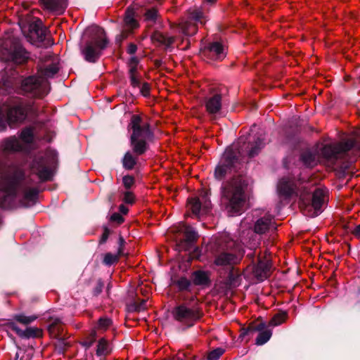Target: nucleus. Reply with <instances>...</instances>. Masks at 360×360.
<instances>
[{
  "mask_svg": "<svg viewBox=\"0 0 360 360\" xmlns=\"http://www.w3.org/2000/svg\"><path fill=\"white\" fill-rule=\"evenodd\" d=\"M147 309L146 300H142L141 301L135 303L134 309L137 311H144Z\"/></svg>",
  "mask_w": 360,
  "mask_h": 360,
  "instance_id": "obj_43",
  "label": "nucleus"
},
{
  "mask_svg": "<svg viewBox=\"0 0 360 360\" xmlns=\"http://www.w3.org/2000/svg\"><path fill=\"white\" fill-rule=\"evenodd\" d=\"M308 182H295L290 177H283L278 183L277 191L280 198H288L293 195L300 197L299 206L304 215L314 217L322 212L327 201L328 191L323 188L309 189Z\"/></svg>",
  "mask_w": 360,
  "mask_h": 360,
  "instance_id": "obj_1",
  "label": "nucleus"
},
{
  "mask_svg": "<svg viewBox=\"0 0 360 360\" xmlns=\"http://www.w3.org/2000/svg\"><path fill=\"white\" fill-rule=\"evenodd\" d=\"M206 18L207 17L200 9H190L188 19L178 25L177 30L186 36L193 35L197 32V24H205L207 20Z\"/></svg>",
  "mask_w": 360,
  "mask_h": 360,
  "instance_id": "obj_13",
  "label": "nucleus"
},
{
  "mask_svg": "<svg viewBox=\"0 0 360 360\" xmlns=\"http://www.w3.org/2000/svg\"><path fill=\"white\" fill-rule=\"evenodd\" d=\"M58 71L57 65L53 63L44 68H40L37 76H31L22 81V91L35 97H43L49 91L47 79L54 76Z\"/></svg>",
  "mask_w": 360,
  "mask_h": 360,
  "instance_id": "obj_6",
  "label": "nucleus"
},
{
  "mask_svg": "<svg viewBox=\"0 0 360 360\" xmlns=\"http://www.w3.org/2000/svg\"><path fill=\"white\" fill-rule=\"evenodd\" d=\"M188 208L197 217L207 214L211 208V201L208 192L203 190L198 197L188 199Z\"/></svg>",
  "mask_w": 360,
  "mask_h": 360,
  "instance_id": "obj_16",
  "label": "nucleus"
},
{
  "mask_svg": "<svg viewBox=\"0 0 360 360\" xmlns=\"http://www.w3.org/2000/svg\"><path fill=\"white\" fill-rule=\"evenodd\" d=\"M137 50L136 45L134 44H130L127 47V52L129 54H134Z\"/></svg>",
  "mask_w": 360,
  "mask_h": 360,
  "instance_id": "obj_46",
  "label": "nucleus"
},
{
  "mask_svg": "<svg viewBox=\"0 0 360 360\" xmlns=\"http://www.w3.org/2000/svg\"><path fill=\"white\" fill-rule=\"evenodd\" d=\"M224 350L221 348H217L210 352L207 356L209 360H217L224 354Z\"/></svg>",
  "mask_w": 360,
  "mask_h": 360,
  "instance_id": "obj_38",
  "label": "nucleus"
},
{
  "mask_svg": "<svg viewBox=\"0 0 360 360\" xmlns=\"http://www.w3.org/2000/svg\"><path fill=\"white\" fill-rule=\"evenodd\" d=\"M120 248L117 254H112L108 252L105 255L103 258V263L107 266H110L118 262L120 257L122 254V245L124 244L123 238H120Z\"/></svg>",
  "mask_w": 360,
  "mask_h": 360,
  "instance_id": "obj_29",
  "label": "nucleus"
},
{
  "mask_svg": "<svg viewBox=\"0 0 360 360\" xmlns=\"http://www.w3.org/2000/svg\"><path fill=\"white\" fill-rule=\"evenodd\" d=\"M20 141L24 144V150H25L27 146L33 142L34 130L32 127H26L23 129L20 134Z\"/></svg>",
  "mask_w": 360,
  "mask_h": 360,
  "instance_id": "obj_31",
  "label": "nucleus"
},
{
  "mask_svg": "<svg viewBox=\"0 0 360 360\" xmlns=\"http://www.w3.org/2000/svg\"><path fill=\"white\" fill-rule=\"evenodd\" d=\"M111 324V320L108 318H101L98 322L97 328L101 330H106Z\"/></svg>",
  "mask_w": 360,
  "mask_h": 360,
  "instance_id": "obj_39",
  "label": "nucleus"
},
{
  "mask_svg": "<svg viewBox=\"0 0 360 360\" xmlns=\"http://www.w3.org/2000/svg\"><path fill=\"white\" fill-rule=\"evenodd\" d=\"M192 278L194 284L197 285H207L210 283L208 271L201 270L194 271Z\"/></svg>",
  "mask_w": 360,
  "mask_h": 360,
  "instance_id": "obj_26",
  "label": "nucleus"
},
{
  "mask_svg": "<svg viewBox=\"0 0 360 360\" xmlns=\"http://www.w3.org/2000/svg\"><path fill=\"white\" fill-rule=\"evenodd\" d=\"M14 319L20 323L27 325L35 321L37 319V316L34 315L25 316L22 314H16L14 316Z\"/></svg>",
  "mask_w": 360,
  "mask_h": 360,
  "instance_id": "obj_35",
  "label": "nucleus"
},
{
  "mask_svg": "<svg viewBox=\"0 0 360 360\" xmlns=\"http://www.w3.org/2000/svg\"><path fill=\"white\" fill-rule=\"evenodd\" d=\"M276 229L273 218L269 214H266L256 220L254 225V231L257 234H264Z\"/></svg>",
  "mask_w": 360,
  "mask_h": 360,
  "instance_id": "obj_20",
  "label": "nucleus"
},
{
  "mask_svg": "<svg viewBox=\"0 0 360 360\" xmlns=\"http://www.w3.org/2000/svg\"><path fill=\"white\" fill-rule=\"evenodd\" d=\"M221 105V96L219 94L210 96L205 101L206 111L212 117H216L220 114Z\"/></svg>",
  "mask_w": 360,
  "mask_h": 360,
  "instance_id": "obj_22",
  "label": "nucleus"
},
{
  "mask_svg": "<svg viewBox=\"0 0 360 360\" xmlns=\"http://www.w3.org/2000/svg\"><path fill=\"white\" fill-rule=\"evenodd\" d=\"M129 127L133 132L131 135V143L134 152L141 155L147 150V141L150 140L153 134L148 123L143 122L140 116L134 115L131 117Z\"/></svg>",
  "mask_w": 360,
  "mask_h": 360,
  "instance_id": "obj_8",
  "label": "nucleus"
},
{
  "mask_svg": "<svg viewBox=\"0 0 360 360\" xmlns=\"http://www.w3.org/2000/svg\"><path fill=\"white\" fill-rule=\"evenodd\" d=\"M30 32L39 41H43L46 38V29L43 26L41 20H37L30 25Z\"/></svg>",
  "mask_w": 360,
  "mask_h": 360,
  "instance_id": "obj_24",
  "label": "nucleus"
},
{
  "mask_svg": "<svg viewBox=\"0 0 360 360\" xmlns=\"http://www.w3.org/2000/svg\"><path fill=\"white\" fill-rule=\"evenodd\" d=\"M206 2L209 3V4H213L217 0H205Z\"/></svg>",
  "mask_w": 360,
  "mask_h": 360,
  "instance_id": "obj_50",
  "label": "nucleus"
},
{
  "mask_svg": "<svg viewBox=\"0 0 360 360\" xmlns=\"http://www.w3.org/2000/svg\"><path fill=\"white\" fill-rule=\"evenodd\" d=\"M157 16L158 12L155 8L148 10L145 14L146 20L153 22L155 21Z\"/></svg>",
  "mask_w": 360,
  "mask_h": 360,
  "instance_id": "obj_40",
  "label": "nucleus"
},
{
  "mask_svg": "<svg viewBox=\"0 0 360 360\" xmlns=\"http://www.w3.org/2000/svg\"><path fill=\"white\" fill-rule=\"evenodd\" d=\"M151 40L153 43L158 46H163L165 49H168L171 46L174 41L173 37L163 34L160 32H155L151 36Z\"/></svg>",
  "mask_w": 360,
  "mask_h": 360,
  "instance_id": "obj_23",
  "label": "nucleus"
},
{
  "mask_svg": "<svg viewBox=\"0 0 360 360\" xmlns=\"http://www.w3.org/2000/svg\"><path fill=\"white\" fill-rule=\"evenodd\" d=\"M18 358H19V354L17 352L15 355V357H14V360H18Z\"/></svg>",
  "mask_w": 360,
  "mask_h": 360,
  "instance_id": "obj_51",
  "label": "nucleus"
},
{
  "mask_svg": "<svg viewBox=\"0 0 360 360\" xmlns=\"http://www.w3.org/2000/svg\"><path fill=\"white\" fill-rule=\"evenodd\" d=\"M255 244H254L253 245H250V249H252L253 247H255Z\"/></svg>",
  "mask_w": 360,
  "mask_h": 360,
  "instance_id": "obj_55",
  "label": "nucleus"
},
{
  "mask_svg": "<svg viewBox=\"0 0 360 360\" xmlns=\"http://www.w3.org/2000/svg\"><path fill=\"white\" fill-rule=\"evenodd\" d=\"M18 192L22 193V203L25 207L32 205L37 199L38 190L30 186L20 168H13L0 175V207L11 208Z\"/></svg>",
  "mask_w": 360,
  "mask_h": 360,
  "instance_id": "obj_2",
  "label": "nucleus"
},
{
  "mask_svg": "<svg viewBox=\"0 0 360 360\" xmlns=\"http://www.w3.org/2000/svg\"><path fill=\"white\" fill-rule=\"evenodd\" d=\"M247 185L245 179L242 176H235L223 184L222 201L229 215H240L244 212L248 200L245 193Z\"/></svg>",
  "mask_w": 360,
  "mask_h": 360,
  "instance_id": "obj_5",
  "label": "nucleus"
},
{
  "mask_svg": "<svg viewBox=\"0 0 360 360\" xmlns=\"http://www.w3.org/2000/svg\"><path fill=\"white\" fill-rule=\"evenodd\" d=\"M177 285L180 290H187L191 285V282L186 278H181L177 281Z\"/></svg>",
  "mask_w": 360,
  "mask_h": 360,
  "instance_id": "obj_41",
  "label": "nucleus"
},
{
  "mask_svg": "<svg viewBox=\"0 0 360 360\" xmlns=\"http://www.w3.org/2000/svg\"><path fill=\"white\" fill-rule=\"evenodd\" d=\"M265 328L264 323H259L256 327L249 326L248 328H243L240 334L239 338L243 340L245 336L249 335L255 331H259L257 338H256V345H262L267 342L272 335V332L270 330H264Z\"/></svg>",
  "mask_w": 360,
  "mask_h": 360,
  "instance_id": "obj_17",
  "label": "nucleus"
},
{
  "mask_svg": "<svg viewBox=\"0 0 360 360\" xmlns=\"http://www.w3.org/2000/svg\"><path fill=\"white\" fill-rule=\"evenodd\" d=\"M57 153L54 150H47L44 155L34 160L32 170L41 181L51 179L53 169L57 162Z\"/></svg>",
  "mask_w": 360,
  "mask_h": 360,
  "instance_id": "obj_11",
  "label": "nucleus"
},
{
  "mask_svg": "<svg viewBox=\"0 0 360 360\" xmlns=\"http://www.w3.org/2000/svg\"><path fill=\"white\" fill-rule=\"evenodd\" d=\"M44 6L51 11L63 10L65 8V0H41Z\"/></svg>",
  "mask_w": 360,
  "mask_h": 360,
  "instance_id": "obj_32",
  "label": "nucleus"
},
{
  "mask_svg": "<svg viewBox=\"0 0 360 360\" xmlns=\"http://www.w3.org/2000/svg\"><path fill=\"white\" fill-rule=\"evenodd\" d=\"M322 158L329 164L347 168L360 155V128L354 129L339 143L327 144L320 150Z\"/></svg>",
  "mask_w": 360,
  "mask_h": 360,
  "instance_id": "obj_4",
  "label": "nucleus"
},
{
  "mask_svg": "<svg viewBox=\"0 0 360 360\" xmlns=\"http://www.w3.org/2000/svg\"><path fill=\"white\" fill-rule=\"evenodd\" d=\"M130 85L133 88H139V91L145 97L150 94V86L148 83L141 84V75L139 72V60L136 57H131L128 63Z\"/></svg>",
  "mask_w": 360,
  "mask_h": 360,
  "instance_id": "obj_14",
  "label": "nucleus"
},
{
  "mask_svg": "<svg viewBox=\"0 0 360 360\" xmlns=\"http://www.w3.org/2000/svg\"><path fill=\"white\" fill-rule=\"evenodd\" d=\"M107 237H108L107 235L103 234V240L105 241L106 240Z\"/></svg>",
  "mask_w": 360,
  "mask_h": 360,
  "instance_id": "obj_52",
  "label": "nucleus"
},
{
  "mask_svg": "<svg viewBox=\"0 0 360 360\" xmlns=\"http://www.w3.org/2000/svg\"><path fill=\"white\" fill-rule=\"evenodd\" d=\"M136 165V160L132 155L127 152L123 158V166L127 169H131Z\"/></svg>",
  "mask_w": 360,
  "mask_h": 360,
  "instance_id": "obj_36",
  "label": "nucleus"
},
{
  "mask_svg": "<svg viewBox=\"0 0 360 360\" xmlns=\"http://www.w3.org/2000/svg\"><path fill=\"white\" fill-rule=\"evenodd\" d=\"M110 220L115 221L117 224H122L124 221V218L119 213H114L110 217Z\"/></svg>",
  "mask_w": 360,
  "mask_h": 360,
  "instance_id": "obj_45",
  "label": "nucleus"
},
{
  "mask_svg": "<svg viewBox=\"0 0 360 360\" xmlns=\"http://www.w3.org/2000/svg\"><path fill=\"white\" fill-rule=\"evenodd\" d=\"M124 22L125 27L129 30L136 29L139 27V23L135 18V11L133 8H128L127 9Z\"/></svg>",
  "mask_w": 360,
  "mask_h": 360,
  "instance_id": "obj_27",
  "label": "nucleus"
},
{
  "mask_svg": "<svg viewBox=\"0 0 360 360\" xmlns=\"http://www.w3.org/2000/svg\"><path fill=\"white\" fill-rule=\"evenodd\" d=\"M245 223V220H244V221H243L241 222V226H242V227H243V226H244Z\"/></svg>",
  "mask_w": 360,
  "mask_h": 360,
  "instance_id": "obj_53",
  "label": "nucleus"
},
{
  "mask_svg": "<svg viewBox=\"0 0 360 360\" xmlns=\"http://www.w3.org/2000/svg\"><path fill=\"white\" fill-rule=\"evenodd\" d=\"M27 106L20 100L15 99L8 104L0 106V131H4L7 126L14 128L27 117Z\"/></svg>",
  "mask_w": 360,
  "mask_h": 360,
  "instance_id": "obj_7",
  "label": "nucleus"
},
{
  "mask_svg": "<svg viewBox=\"0 0 360 360\" xmlns=\"http://www.w3.org/2000/svg\"><path fill=\"white\" fill-rule=\"evenodd\" d=\"M111 351V347L108 341L104 338H101L98 343L96 354L98 356L108 355Z\"/></svg>",
  "mask_w": 360,
  "mask_h": 360,
  "instance_id": "obj_33",
  "label": "nucleus"
},
{
  "mask_svg": "<svg viewBox=\"0 0 360 360\" xmlns=\"http://www.w3.org/2000/svg\"><path fill=\"white\" fill-rule=\"evenodd\" d=\"M301 160L307 167H312L317 164L319 157L311 150H307L302 153Z\"/></svg>",
  "mask_w": 360,
  "mask_h": 360,
  "instance_id": "obj_28",
  "label": "nucleus"
},
{
  "mask_svg": "<svg viewBox=\"0 0 360 360\" xmlns=\"http://www.w3.org/2000/svg\"><path fill=\"white\" fill-rule=\"evenodd\" d=\"M123 184L126 188H130L134 183V179L131 176H124L122 179Z\"/></svg>",
  "mask_w": 360,
  "mask_h": 360,
  "instance_id": "obj_42",
  "label": "nucleus"
},
{
  "mask_svg": "<svg viewBox=\"0 0 360 360\" xmlns=\"http://www.w3.org/2000/svg\"><path fill=\"white\" fill-rule=\"evenodd\" d=\"M353 233L354 236L359 237L360 236V224L358 225L354 230Z\"/></svg>",
  "mask_w": 360,
  "mask_h": 360,
  "instance_id": "obj_49",
  "label": "nucleus"
},
{
  "mask_svg": "<svg viewBox=\"0 0 360 360\" xmlns=\"http://www.w3.org/2000/svg\"><path fill=\"white\" fill-rule=\"evenodd\" d=\"M123 200L126 203L132 204L134 200V197L133 193L130 191H126L124 193Z\"/></svg>",
  "mask_w": 360,
  "mask_h": 360,
  "instance_id": "obj_44",
  "label": "nucleus"
},
{
  "mask_svg": "<svg viewBox=\"0 0 360 360\" xmlns=\"http://www.w3.org/2000/svg\"><path fill=\"white\" fill-rule=\"evenodd\" d=\"M286 313H281L275 315L269 322V326H277L283 323L286 319Z\"/></svg>",
  "mask_w": 360,
  "mask_h": 360,
  "instance_id": "obj_37",
  "label": "nucleus"
},
{
  "mask_svg": "<svg viewBox=\"0 0 360 360\" xmlns=\"http://www.w3.org/2000/svg\"><path fill=\"white\" fill-rule=\"evenodd\" d=\"M174 319L187 327L192 326L200 317L198 309L195 307H188L186 304L176 307L173 311Z\"/></svg>",
  "mask_w": 360,
  "mask_h": 360,
  "instance_id": "obj_15",
  "label": "nucleus"
},
{
  "mask_svg": "<svg viewBox=\"0 0 360 360\" xmlns=\"http://www.w3.org/2000/svg\"><path fill=\"white\" fill-rule=\"evenodd\" d=\"M248 257L252 258L253 257V255L251 253H250V254H248Z\"/></svg>",
  "mask_w": 360,
  "mask_h": 360,
  "instance_id": "obj_54",
  "label": "nucleus"
},
{
  "mask_svg": "<svg viewBox=\"0 0 360 360\" xmlns=\"http://www.w3.org/2000/svg\"><path fill=\"white\" fill-rule=\"evenodd\" d=\"M244 252V249L240 244L233 240L229 241L225 248L215 256L214 264L217 266L236 264L240 262Z\"/></svg>",
  "mask_w": 360,
  "mask_h": 360,
  "instance_id": "obj_12",
  "label": "nucleus"
},
{
  "mask_svg": "<svg viewBox=\"0 0 360 360\" xmlns=\"http://www.w3.org/2000/svg\"><path fill=\"white\" fill-rule=\"evenodd\" d=\"M204 56H207L214 60H222L226 57L224 46L219 42L215 41L211 43L209 46H205L201 49Z\"/></svg>",
  "mask_w": 360,
  "mask_h": 360,
  "instance_id": "obj_21",
  "label": "nucleus"
},
{
  "mask_svg": "<svg viewBox=\"0 0 360 360\" xmlns=\"http://www.w3.org/2000/svg\"><path fill=\"white\" fill-rule=\"evenodd\" d=\"M92 335H93V338H92V340H90V341H86V342L84 343V345L86 347H91V345L93 344V342H94V339H95V338H94L95 332H94V333H93Z\"/></svg>",
  "mask_w": 360,
  "mask_h": 360,
  "instance_id": "obj_48",
  "label": "nucleus"
},
{
  "mask_svg": "<svg viewBox=\"0 0 360 360\" xmlns=\"http://www.w3.org/2000/svg\"><path fill=\"white\" fill-rule=\"evenodd\" d=\"M271 266L270 259L265 257L264 259L259 257L257 265L249 266L248 268L251 269L254 276L258 281H262L269 276Z\"/></svg>",
  "mask_w": 360,
  "mask_h": 360,
  "instance_id": "obj_18",
  "label": "nucleus"
},
{
  "mask_svg": "<svg viewBox=\"0 0 360 360\" xmlns=\"http://www.w3.org/2000/svg\"><path fill=\"white\" fill-rule=\"evenodd\" d=\"M247 138L240 137L236 143L228 147L214 171L215 178L221 180L228 174L237 172L240 165V159L257 155L264 146L262 140L258 138L254 143L246 142Z\"/></svg>",
  "mask_w": 360,
  "mask_h": 360,
  "instance_id": "obj_3",
  "label": "nucleus"
},
{
  "mask_svg": "<svg viewBox=\"0 0 360 360\" xmlns=\"http://www.w3.org/2000/svg\"><path fill=\"white\" fill-rule=\"evenodd\" d=\"M177 231L184 233L186 240L188 243H193L198 238L197 232L192 227L187 226L184 223L179 224Z\"/></svg>",
  "mask_w": 360,
  "mask_h": 360,
  "instance_id": "obj_25",
  "label": "nucleus"
},
{
  "mask_svg": "<svg viewBox=\"0 0 360 360\" xmlns=\"http://www.w3.org/2000/svg\"><path fill=\"white\" fill-rule=\"evenodd\" d=\"M88 30L94 33V37L86 43L85 47L82 50V53L86 61L95 63L101 56L103 50L106 48L108 41L102 28L92 26Z\"/></svg>",
  "mask_w": 360,
  "mask_h": 360,
  "instance_id": "obj_9",
  "label": "nucleus"
},
{
  "mask_svg": "<svg viewBox=\"0 0 360 360\" xmlns=\"http://www.w3.org/2000/svg\"><path fill=\"white\" fill-rule=\"evenodd\" d=\"M119 210L120 212L123 214H126L127 212H128V208L124 206V205H120V207H119Z\"/></svg>",
  "mask_w": 360,
  "mask_h": 360,
  "instance_id": "obj_47",
  "label": "nucleus"
},
{
  "mask_svg": "<svg viewBox=\"0 0 360 360\" xmlns=\"http://www.w3.org/2000/svg\"><path fill=\"white\" fill-rule=\"evenodd\" d=\"M13 330L21 338H36L40 335L41 331L35 328H27L25 330H21L18 326H13Z\"/></svg>",
  "mask_w": 360,
  "mask_h": 360,
  "instance_id": "obj_30",
  "label": "nucleus"
},
{
  "mask_svg": "<svg viewBox=\"0 0 360 360\" xmlns=\"http://www.w3.org/2000/svg\"><path fill=\"white\" fill-rule=\"evenodd\" d=\"M62 321L60 318H52L49 325V330L51 333L57 335L60 330V324Z\"/></svg>",
  "mask_w": 360,
  "mask_h": 360,
  "instance_id": "obj_34",
  "label": "nucleus"
},
{
  "mask_svg": "<svg viewBox=\"0 0 360 360\" xmlns=\"http://www.w3.org/2000/svg\"><path fill=\"white\" fill-rule=\"evenodd\" d=\"M0 150L4 153L24 151V144L15 136H9L0 142Z\"/></svg>",
  "mask_w": 360,
  "mask_h": 360,
  "instance_id": "obj_19",
  "label": "nucleus"
},
{
  "mask_svg": "<svg viewBox=\"0 0 360 360\" xmlns=\"http://www.w3.org/2000/svg\"><path fill=\"white\" fill-rule=\"evenodd\" d=\"M0 58L4 61L20 64L29 58V53L17 39L13 38L5 40L0 46Z\"/></svg>",
  "mask_w": 360,
  "mask_h": 360,
  "instance_id": "obj_10",
  "label": "nucleus"
}]
</instances>
